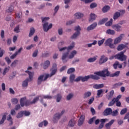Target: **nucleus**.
I'll return each instance as SVG.
<instances>
[{
    "instance_id": "nucleus-1",
    "label": "nucleus",
    "mask_w": 129,
    "mask_h": 129,
    "mask_svg": "<svg viewBox=\"0 0 129 129\" xmlns=\"http://www.w3.org/2000/svg\"><path fill=\"white\" fill-rule=\"evenodd\" d=\"M40 98H41V96H38L34 97L32 101H30L27 100V97H24L20 99V105L23 107L24 106H29V105H31V104H35V103L38 102V100H39Z\"/></svg>"
},
{
    "instance_id": "nucleus-2",
    "label": "nucleus",
    "mask_w": 129,
    "mask_h": 129,
    "mask_svg": "<svg viewBox=\"0 0 129 129\" xmlns=\"http://www.w3.org/2000/svg\"><path fill=\"white\" fill-rule=\"evenodd\" d=\"M32 69V67H29L27 69V70L25 71V72L28 73L29 75V79H26L22 82V88L24 89L28 88V85H29V81H32L33 80V77H34V72H30Z\"/></svg>"
},
{
    "instance_id": "nucleus-3",
    "label": "nucleus",
    "mask_w": 129,
    "mask_h": 129,
    "mask_svg": "<svg viewBox=\"0 0 129 129\" xmlns=\"http://www.w3.org/2000/svg\"><path fill=\"white\" fill-rule=\"evenodd\" d=\"M77 54V51L75 50H72L70 53L69 51L63 53L61 57V60L63 63H66V62L68 61L69 59H73V57H75Z\"/></svg>"
},
{
    "instance_id": "nucleus-4",
    "label": "nucleus",
    "mask_w": 129,
    "mask_h": 129,
    "mask_svg": "<svg viewBox=\"0 0 129 129\" xmlns=\"http://www.w3.org/2000/svg\"><path fill=\"white\" fill-rule=\"evenodd\" d=\"M65 44V41H61L59 42L58 44V48L59 49V51L60 52H63V51H65L67 50V51H71L75 47V42H72L70 46L68 47H63L62 48H60L61 46H63V45Z\"/></svg>"
},
{
    "instance_id": "nucleus-5",
    "label": "nucleus",
    "mask_w": 129,
    "mask_h": 129,
    "mask_svg": "<svg viewBox=\"0 0 129 129\" xmlns=\"http://www.w3.org/2000/svg\"><path fill=\"white\" fill-rule=\"evenodd\" d=\"M42 22L43 23V31L44 32H48L50 29L52 28V27H53V25L52 24H50L49 25H48V22L47 21H49L50 20L49 17H41V18Z\"/></svg>"
},
{
    "instance_id": "nucleus-6",
    "label": "nucleus",
    "mask_w": 129,
    "mask_h": 129,
    "mask_svg": "<svg viewBox=\"0 0 129 129\" xmlns=\"http://www.w3.org/2000/svg\"><path fill=\"white\" fill-rule=\"evenodd\" d=\"M125 51H121L120 53L114 55L115 58L120 60V61H126L127 57L124 55Z\"/></svg>"
},
{
    "instance_id": "nucleus-7",
    "label": "nucleus",
    "mask_w": 129,
    "mask_h": 129,
    "mask_svg": "<svg viewBox=\"0 0 129 129\" xmlns=\"http://www.w3.org/2000/svg\"><path fill=\"white\" fill-rule=\"evenodd\" d=\"M95 75L96 76H101L102 77H106V76H109V72L107 70V69L104 70L103 71L100 72H96L94 73Z\"/></svg>"
},
{
    "instance_id": "nucleus-8",
    "label": "nucleus",
    "mask_w": 129,
    "mask_h": 129,
    "mask_svg": "<svg viewBox=\"0 0 129 129\" xmlns=\"http://www.w3.org/2000/svg\"><path fill=\"white\" fill-rule=\"evenodd\" d=\"M91 78L92 79H94L95 80H98L99 79V77L95 75H90L89 76H86L85 77L82 76V82H85V81H87L88 79Z\"/></svg>"
},
{
    "instance_id": "nucleus-9",
    "label": "nucleus",
    "mask_w": 129,
    "mask_h": 129,
    "mask_svg": "<svg viewBox=\"0 0 129 129\" xmlns=\"http://www.w3.org/2000/svg\"><path fill=\"white\" fill-rule=\"evenodd\" d=\"M49 74H46L45 76L44 75H40L38 78L37 80V84L38 85L41 84L42 82L43 81H45L47 80V79L49 78Z\"/></svg>"
},
{
    "instance_id": "nucleus-10",
    "label": "nucleus",
    "mask_w": 129,
    "mask_h": 129,
    "mask_svg": "<svg viewBox=\"0 0 129 129\" xmlns=\"http://www.w3.org/2000/svg\"><path fill=\"white\" fill-rule=\"evenodd\" d=\"M51 73L50 75H49V77H52L53 75H55L56 74V73L57 72V64L53 63L52 65V67L51 69L50 70Z\"/></svg>"
},
{
    "instance_id": "nucleus-11",
    "label": "nucleus",
    "mask_w": 129,
    "mask_h": 129,
    "mask_svg": "<svg viewBox=\"0 0 129 129\" xmlns=\"http://www.w3.org/2000/svg\"><path fill=\"white\" fill-rule=\"evenodd\" d=\"M123 37H124V34H121L118 37L116 38L114 40V45H117V44L120 43Z\"/></svg>"
},
{
    "instance_id": "nucleus-12",
    "label": "nucleus",
    "mask_w": 129,
    "mask_h": 129,
    "mask_svg": "<svg viewBox=\"0 0 129 129\" xmlns=\"http://www.w3.org/2000/svg\"><path fill=\"white\" fill-rule=\"evenodd\" d=\"M40 98H42V99H40V102H41V103H42V104L44 106H47V105L43 102L42 99H51V98H52V96H49V95H42L40 96Z\"/></svg>"
},
{
    "instance_id": "nucleus-13",
    "label": "nucleus",
    "mask_w": 129,
    "mask_h": 129,
    "mask_svg": "<svg viewBox=\"0 0 129 129\" xmlns=\"http://www.w3.org/2000/svg\"><path fill=\"white\" fill-rule=\"evenodd\" d=\"M112 28L114 30H115L116 32H120L121 31H122V29H121V26L118 24L113 25L112 26Z\"/></svg>"
},
{
    "instance_id": "nucleus-14",
    "label": "nucleus",
    "mask_w": 129,
    "mask_h": 129,
    "mask_svg": "<svg viewBox=\"0 0 129 129\" xmlns=\"http://www.w3.org/2000/svg\"><path fill=\"white\" fill-rule=\"evenodd\" d=\"M84 119H85V116L84 115H81L78 122L79 126H81L83 124Z\"/></svg>"
},
{
    "instance_id": "nucleus-15",
    "label": "nucleus",
    "mask_w": 129,
    "mask_h": 129,
    "mask_svg": "<svg viewBox=\"0 0 129 129\" xmlns=\"http://www.w3.org/2000/svg\"><path fill=\"white\" fill-rule=\"evenodd\" d=\"M107 60H108V58H107V57L104 55H103L101 56L99 61V64H103V63H105V62H107Z\"/></svg>"
},
{
    "instance_id": "nucleus-16",
    "label": "nucleus",
    "mask_w": 129,
    "mask_h": 129,
    "mask_svg": "<svg viewBox=\"0 0 129 129\" xmlns=\"http://www.w3.org/2000/svg\"><path fill=\"white\" fill-rule=\"evenodd\" d=\"M97 27V23L94 22L93 24H92L91 25L88 26L87 28V31H92V30H94L95 28Z\"/></svg>"
},
{
    "instance_id": "nucleus-17",
    "label": "nucleus",
    "mask_w": 129,
    "mask_h": 129,
    "mask_svg": "<svg viewBox=\"0 0 129 129\" xmlns=\"http://www.w3.org/2000/svg\"><path fill=\"white\" fill-rule=\"evenodd\" d=\"M74 17L75 19L79 20V19H81V18H83V17H84V14L80 12H77L74 14Z\"/></svg>"
},
{
    "instance_id": "nucleus-18",
    "label": "nucleus",
    "mask_w": 129,
    "mask_h": 129,
    "mask_svg": "<svg viewBox=\"0 0 129 129\" xmlns=\"http://www.w3.org/2000/svg\"><path fill=\"white\" fill-rule=\"evenodd\" d=\"M97 58H98L97 55H95L93 57H90L87 59V62L89 63H93V62H95V61H96Z\"/></svg>"
},
{
    "instance_id": "nucleus-19",
    "label": "nucleus",
    "mask_w": 129,
    "mask_h": 129,
    "mask_svg": "<svg viewBox=\"0 0 129 129\" xmlns=\"http://www.w3.org/2000/svg\"><path fill=\"white\" fill-rule=\"evenodd\" d=\"M112 113V109L110 108H108L104 110V115H109Z\"/></svg>"
},
{
    "instance_id": "nucleus-20",
    "label": "nucleus",
    "mask_w": 129,
    "mask_h": 129,
    "mask_svg": "<svg viewBox=\"0 0 129 129\" xmlns=\"http://www.w3.org/2000/svg\"><path fill=\"white\" fill-rule=\"evenodd\" d=\"M61 116L60 113L55 114L53 118V121H54V122H57V121L60 119V117H61Z\"/></svg>"
},
{
    "instance_id": "nucleus-21",
    "label": "nucleus",
    "mask_w": 129,
    "mask_h": 129,
    "mask_svg": "<svg viewBox=\"0 0 129 129\" xmlns=\"http://www.w3.org/2000/svg\"><path fill=\"white\" fill-rule=\"evenodd\" d=\"M96 19V15L93 13H91L90 15V18L89 19V21L93 22Z\"/></svg>"
},
{
    "instance_id": "nucleus-22",
    "label": "nucleus",
    "mask_w": 129,
    "mask_h": 129,
    "mask_svg": "<svg viewBox=\"0 0 129 129\" xmlns=\"http://www.w3.org/2000/svg\"><path fill=\"white\" fill-rule=\"evenodd\" d=\"M43 125L44 126H47L48 125V121L44 120L38 124L39 127H43Z\"/></svg>"
},
{
    "instance_id": "nucleus-23",
    "label": "nucleus",
    "mask_w": 129,
    "mask_h": 129,
    "mask_svg": "<svg viewBox=\"0 0 129 129\" xmlns=\"http://www.w3.org/2000/svg\"><path fill=\"white\" fill-rule=\"evenodd\" d=\"M113 67L114 69H116L117 67H118L119 69H121V68H122V64H119V62L118 61H116L113 64Z\"/></svg>"
},
{
    "instance_id": "nucleus-24",
    "label": "nucleus",
    "mask_w": 129,
    "mask_h": 129,
    "mask_svg": "<svg viewBox=\"0 0 129 129\" xmlns=\"http://www.w3.org/2000/svg\"><path fill=\"white\" fill-rule=\"evenodd\" d=\"M76 123V120H75V119L72 118L70 120L69 122V125L70 126H74Z\"/></svg>"
},
{
    "instance_id": "nucleus-25",
    "label": "nucleus",
    "mask_w": 129,
    "mask_h": 129,
    "mask_svg": "<svg viewBox=\"0 0 129 129\" xmlns=\"http://www.w3.org/2000/svg\"><path fill=\"white\" fill-rule=\"evenodd\" d=\"M64 4L65 5V9H69V4L72 1V0H63Z\"/></svg>"
},
{
    "instance_id": "nucleus-26",
    "label": "nucleus",
    "mask_w": 129,
    "mask_h": 129,
    "mask_svg": "<svg viewBox=\"0 0 129 129\" xmlns=\"http://www.w3.org/2000/svg\"><path fill=\"white\" fill-rule=\"evenodd\" d=\"M106 33L108 34V35H115V31L113 30H111L110 29H108L106 30Z\"/></svg>"
},
{
    "instance_id": "nucleus-27",
    "label": "nucleus",
    "mask_w": 129,
    "mask_h": 129,
    "mask_svg": "<svg viewBox=\"0 0 129 129\" xmlns=\"http://www.w3.org/2000/svg\"><path fill=\"white\" fill-rule=\"evenodd\" d=\"M104 85L103 84H95L93 86V88H95V89H100V88H102Z\"/></svg>"
},
{
    "instance_id": "nucleus-28",
    "label": "nucleus",
    "mask_w": 129,
    "mask_h": 129,
    "mask_svg": "<svg viewBox=\"0 0 129 129\" xmlns=\"http://www.w3.org/2000/svg\"><path fill=\"white\" fill-rule=\"evenodd\" d=\"M113 40L111 38L107 39L105 42V46H109L112 43Z\"/></svg>"
},
{
    "instance_id": "nucleus-29",
    "label": "nucleus",
    "mask_w": 129,
    "mask_h": 129,
    "mask_svg": "<svg viewBox=\"0 0 129 129\" xmlns=\"http://www.w3.org/2000/svg\"><path fill=\"white\" fill-rule=\"evenodd\" d=\"M125 47H126L125 45L123 44H120L117 46V51H121L122 50H123V49H124Z\"/></svg>"
},
{
    "instance_id": "nucleus-30",
    "label": "nucleus",
    "mask_w": 129,
    "mask_h": 129,
    "mask_svg": "<svg viewBox=\"0 0 129 129\" xmlns=\"http://www.w3.org/2000/svg\"><path fill=\"white\" fill-rule=\"evenodd\" d=\"M49 66H50V61L49 60L45 61L43 64V67L44 69H47V68H48Z\"/></svg>"
},
{
    "instance_id": "nucleus-31",
    "label": "nucleus",
    "mask_w": 129,
    "mask_h": 129,
    "mask_svg": "<svg viewBox=\"0 0 129 129\" xmlns=\"http://www.w3.org/2000/svg\"><path fill=\"white\" fill-rule=\"evenodd\" d=\"M119 17H120V13L117 12L114 14L113 19L115 21V20H117V18H119Z\"/></svg>"
},
{
    "instance_id": "nucleus-32",
    "label": "nucleus",
    "mask_w": 129,
    "mask_h": 129,
    "mask_svg": "<svg viewBox=\"0 0 129 129\" xmlns=\"http://www.w3.org/2000/svg\"><path fill=\"white\" fill-rule=\"evenodd\" d=\"M110 10V7L109 6H105L102 9L103 13H107Z\"/></svg>"
},
{
    "instance_id": "nucleus-33",
    "label": "nucleus",
    "mask_w": 129,
    "mask_h": 129,
    "mask_svg": "<svg viewBox=\"0 0 129 129\" xmlns=\"http://www.w3.org/2000/svg\"><path fill=\"white\" fill-rule=\"evenodd\" d=\"M107 21H108V18H104L99 22L98 25H103V24H104L105 22H107Z\"/></svg>"
},
{
    "instance_id": "nucleus-34",
    "label": "nucleus",
    "mask_w": 129,
    "mask_h": 129,
    "mask_svg": "<svg viewBox=\"0 0 129 129\" xmlns=\"http://www.w3.org/2000/svg\"><path fill=\"white\" fill-rule=\"evenodd\" d=\"M75 75L74 74H72L70 76V81L71 82V83L74 82L75 81Z\"/></svg>"
},
{
    "instance_id": "nucleus-35",
    "label": "nucleus",
    "mask_w": 129,
    "mask_h": 129,
    "mask_svg": "<svg viewBox=\"0 0 129 129\" xmlns=\"http://www.w3.org/2000/svg\"><path fill=\"white\" fill-rule=\"evenodd\" d=\"M90 96H91V92H86L84 94V98H88V97H90Z\"/></svg>"
},
{
    "instance_id": "nucleus-36",
    "label": "nucleus",
    "mask_w": 129,
    "mask_h": 129,
    "mask_svg": "<svg viewBox=\"0 0 129 129\" xmlns=\"http://www.w3.org/2000/svg\"><path fill=\"white\" fill-rule=\"evenodd\" d=\"M80 35V32H76L72 36L71 39H76V38Z\"/></svg>"
},
{
    "instance_id": "nucleus-37",
    "label": "nucleus",
    "mask_w": 129,
    "mask_h": 129,
    "mask_svg": "<svg viewBox=\"0 0 129 129\" xmlns=\"http://www.w3.org/2000/svg\"><path fill=\"white\" fill-rule=\"evenodd\" d=\"M24 116V113L23 111H21L20 112H18L16 117L17 118H21V117H23Z\"/></svg>"
},
{
    "instance_id": "nucleus-38",
    "label": "nucleus",
    "mask_w": 129,
    "mask_h": 129,
    "mask_svg": "<svg viewBox=\"0 0 129 129\" xmlns=\"http://www.w3.org/2000/svg\"><path fill=\"white\" fill-rule=\"evenodd\" d=\"M18 62H19V60L16 59L13 62H12L11 66L12 68H14V67H16L17 65H18Z\"/></svg>"
},
{
    "instance_id": "nucleus-39",
    "label": "nucleus",
    "mask_w": 129,
    "mask_h": 129,
    "mask_svg": "<svg viewBox=\"0 0 129 129\" xmlns=\"http://www.w3.org/2000/svg\"><path fill=\"white\" fill-rule=\"evenodd\" d=\"M13 11H14L13 6H10L7 9L6 13H12Z\"/></svg>"
},
{
    "instance_id": "nucleus-40",
    "label": "nucleus",
    "mask_w": 129,
    "mask_h": 129,
    "mask_svg": "<svg viewBox=\"0 0 129 129\" xmlns=\"http://www.w3.org/2000/svg\"><path fill=\"white\" fill-rule=\"evenodd\" d=\"M122 84H123V83H122L121 82H119V83H116L113 85V88H116L117 87H119V86H121V85H122Z\"/></svg>"
},
{
    "instance_id": "nucleus-41",
    "label": "nucleus",
    "mask_w": 129,
    "mask_h": 129,
    "mask_svg": "<svg viewBox=\"0 0 129 129\" xmlns=\"http://www.w3.org/2000/svg\"><path fill=\"white\" fill-rule=\"evenodd\" d=\"M112 22H113V20H112V19H111L110 21L105 23V26L106 27H110V26L112 25Z\"/></svg>"
},
{
    "instance_id": "nucleus-42",
    "label": "nucleus",
    "mask_w": 129,
    "mask_h": 129,
    "mask_svg": "<svg viewBox=\"0 0 129 129\" xmlns=\"http://www.w3.org/2000/svg\"><path fill=\"white\" fill-rule=\"evenodd\" d=\"M14 32H15V33H17V34L18 33H20L21 32V30L20 29V25H17L14 29Z\"/></svg>"
},
{
    "instance_id": "nucleus-43",
    "label": "nucleus",
    "mask_w": 129,
    "mask_h": 129,
    "mask_svg": "<svg viewBox=\"0 0 129 129\" xmlns=\"http://www.w3.org/2000/svg\"><path fill=\"white\" fill-rule=\"evenodd\" d=\"M10 67H8V68H6L3 73V75L4 76H5V75H6V74H7V73H8V72H9V71H10Z\"/></svg>"
},
{
    "instance_id": "nucleus-44",
    "label": "nucleus",
    "mask_w": 129,
    "mask_h": 129,
    "mask_svg": "<svg viewBox=\"0 0 129 129\" xmlns=\"http://www.w3.org/2000/svg\"><path fill=\"white\" fill-rule=\"evenodd\" d=\"M73 72H75V69L74 68H70L67 72L68 74H71V73H73Z\"/></svg>"
},
{
    "instance_id": "nucleus-45",
    "label": "nucleus",
    "mask_w": 129,
    "mask_h": 129,
    "mask_svg": "<svg viewBox=\"0 0 129 129\" xmlns=\"http://www.w3.org/2000/svg\"><path fill=\"white\" fill-rule=\"evenodd\" d=\"M34 33H35V29L33 28H31L29 32V37H32V36H33V35H34Z\"/></svg>"
},
{
    "instance_id": "nucleus-46",
    "label": "nucleus",
    "mask_w": 129,
    "mask_h": 129,
    "mask_svg": "<svg viewBox=\"0 0 129 129\" xmlns=\"http://www.w3.org/2000/svg\"><path fill=\"white\" fill-rule=\"evenodd\" d=\"M74 96V94L73 93H70L67 96V100H70Z\"/></svg>"
},
{
    "instance_id": "nucleus-47",
    "label": "nucleus",
    "mask_w": 129,
    "mask_h": 129,
    "mask_svg": "<svg viewBox=\"0 0 129 129\" xmlns=\"http://www.w3.org/2000/svg\"><path fill=\"white\" fill-rule=\"evenodd\" d=\"M6 118H7V115L6 114L3 115L2 119L0 121V124H3L4 122H5V120H6Z\"/></svg>"
},
{
    "instance_id": "nucleus-48",
    "label": "nucleus",
    "mask_w": 129,
    "mask_h": 129,
    "mask_svg": "<svg viewBox=\"0 0 129 129\" xmlns=\"http://www.w3.org/2000/svg\"><path fill=\"white\" fill-rule=\"evenodd\" d=\"M105 41V38H103L102 40H99L98 41V46H101V45H102L104 43Z\"/></svg>"
},
{
    "instance_id": "nucleus-49",
    "label": "nucleus",
    "mask_w": 129,
    "mask_h": 129,
    "mask_svg": "<svg viewBox=\"0 0 129 129\" xmlns=\"http://www.w3.org/2000/svg\"><path fill=\"white\" fill-rule=\"evenodd\" d=\"M103 93V90L102 89L98 90L97 91V95L98 97H100V95H101V94H102Z\"/></svg>"
},
{
    "instance_id": "nucleus-50",
    "label": "nucleus",
    "mask_w": 129,
    "mask_h": 129,
    "mask_svg": "<svg viewBox=\"0 0 129 129\" xmlns=\"http://www.w3.org/2000/svg\"><path fill=\"white\" fill-rule=\"evenodd\" d=\"M6 53V50L4 49L0 48V58L4 56V54Z\"/></svg>"
},
{
    "instance_id": "nucleus-51",
    "label": "nucleus",
    "mask_w": 129,
    "mask_h": 129,
    "mask_svg": "<svg viewBox=\"0 0 129 129\" xmlns=\"http://www.w3.org/2000/svg\"><path fill=\"white\" fill-rule=\"evenodd\" d=\"M19 101V100H18L17 98H13L11 100V102L13 103V104H17Z\"/></svg>"
},
{
    "instance_id": "nucleus-52",
    "label": "nucleus",
    "mask_w": 129,
    "mask_h": 129,
    "mask_svg": "<svg viewBox=\"0 0 129 129\" xmlns=\"http://www.w3.org/2000/svg\"><path fill=\"white\" fill-rule=\"evenodd\" d=\"M117 113H118V111L117 110H115L113 111L112 110V113H111V114L112 116H116Z\"/></svg>"
},
{
    "instance_id": "nucleus-53",
    "label": "nucleus",
    "mask_w": 129,
    "mask_h": 129,
    "mask_svg": "<svg viewBox=\"0 0 129 129\" xmlns=\"http://www.w3.org/2000/svg\"><path fill=\"white\" fill-rule=\"evenodd\" d=\"M114 93V91L113 90H112L110 91V94L109 95V97L108 98V99H109V100L111 99L112 96H113Z\"/></svg>"
},
{
    "instance_id": "nucleus-54",
    "label": "nucleus",
    "mask_w": 129,
    "mask_h": 129,
    "mask_svg": "<svg viewBox=\"0 0 129 129\" xmlns=\"http://www.w3.org/2000/svg\"><path fill=\"white\" fill-rule=\"evenodd\" d=\"M113 122H114V119L111 120L108 122V123H107L106 124V127H108V126H110V125H111V124H112Z\"/></svg>"
},
{
    "instance_id": "nucleus-55",
    "label": "nucleus",
    "mask_w": 129,
    "mask_h": 129,
    "mask_svg": "<svg viewBox=\"0 0 129 129\" xmlns=\"http://www.w3.org/2000/svg\"><path fill=\"white\" fill-rule=\"evenodd\" d=\"M75 31L80 33V31H81V28H80V26L79 25H78L75 27Z\"/></svg>"
},
{
    "instance_id": "nucleus-56",
    "label": "nucleus",
    "mask_w": 129,
    "mask_h": 129,
    "mask_svg": "<svg viewBox=\"0 0 129 129\" xmlns=\"http://www.w3.org/2000/svg\"><path fill=\"white\" fill-rule=\"evenodd\" d=\"M35 46H36L35 44H31L30 45H28L26 47V50H31V49L34 48Z\"/></svg>"
},
{
    "instance_id": "nucleus-57",
    "label": "nucleus",
    "mask_w": 129,
    "mask_h": 129,
    "mask_svg": "<svg viewBox=\"0 0 129 129\" xmlns=\"http://www.w3.org/2000/svg\"><path fill=\"white\" fill-rule=\"evenodd\" d=\"M23 115H25V116H29L31 114V113L28 111H23Z\"/></svg>"
},
{
    "instance_id": "nucleus-58",
    "label": "nucleus",
    "mask_w": 129,
    "mask_h": 129,
    "mask_svg": "<svg viewBox=\"0 0 129 129\" xmlns=\"http://www.w3.org/2000/svg\"><path fill=\"white\" fill-rule=\"evenodd\" d=\"M61 98H62V96L60 94H58L56 97L57 102H60V101L61 100Z\"/></svg>"
},
{
    "instance_id": "nucleus-59",
    "label": "nucleus",
    "mask_w": 129,
    "mask_h": 129,
    "mask_svg": "<svg viewBox=\"0 0 129 129\" xmlns=\"http://www.w3.org/2000/svg\"><path fill=\"white\" fill-rule=\"evenodd\" d=\"M7 120L11 122V124H13V119H12V115H9L7 117Z\"/></svg>"
},
{
    "instance_id": "nucleus-60",
    "label": "nucleus",
    "mask_w": 129,
    "mask_h": 129,
    "mask_svg": "<svg viewBox=\"0 0 129 129\" xmlns=\"http://www.w3.org/2000/svg\"><path fill=\"white\" fill-rule=\"evenodd\" d=\"M50 56V52L46 51L45 53L42 54V57H49Z\"/></svg>"
},
{
    "instance_id": "nucleus-61",
    "label": "nucleus",
    "mask_w": 129,
    "mask_h": 129,
    "mask_svg": "<svg viewBox=\"0 0 129 129\" xmlns=\"http://www.w3.org/2000/svg\"><path fill=\"white\" fill-rule=\"evenodd\" d=\"M96 7H97V4H96V3H92L90 5V7L91 9H94V8H96Z\"/></svg>"
},
{
    "instance_id": "nucleus-62",
    "label": "nucleus",
    "mask_w": 129,
    "mask_h": 129,
    "mask_svg": "<svg viewBox=\"0 0 129 129\" xmlns=\"http://www.w3.org/2000/svg\"><path fill=\"white\" fill-rule=\"evenodd\" d=\"M115 99H113L111 102H110L108 104V106H112L113 104H114V103L115 102V101L114 100Z\"/></svg>"
},
{
    "instance_id": "nucleus-63",
    "label": "nucleus",
    "mask_w": 129,
    "mask_h": 129,
    "mask_svg": "<svg viewBox=\"0 0 129 129\" xmlns=\"http://www.w3.org/2000/svg\"><path fill=\"white\" fill-rule=\"evenodd\" d=\"M5 60H6V62L8 63V64H11V62H12V61L10 59V57L6 56L5 57Z\"/></svg>"
},
{
    "instance_id": "nucleus-64",
    "label": "nucleus",
    "mask_w": 129,
    "mask_h": 129,
    "mask_svg": "<svg viewBox=\"0 0 129 129\" xmlns=\"http://www.w3.org/2000/svg\"><path fill=\"white\" fill-rule=\"evenodd\" d=\"M37 56H38V50L34 51L32 54V57L34 58L37 57Z\"/></svg>"
}]
</instances>
